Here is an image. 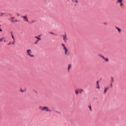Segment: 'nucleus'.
I'll return each instance as SVG.
<instances>
[{"instance_id": "1", "label": "nucleus", "mask_w": 126, "mask_h": 126, "mask_svg": "<svg viewBox=\"0 0 126 126\" xmlns=\"http://www.w3.org/2000/svg\"><path fill=\"white\" fill-rule=\"evenodd\" d=\"M39 108L41 111H45V112H52L53 110L49 109V107L47 106H39Z\"/></svg>"}, {"instance_id": "2", "label": "nucleus", "mask_w": 126, "mask_h": 126, "mask_svg": "<svg viewBox=\"0 0 126 126\" xmlns=\"http://www.w3.org/2000/svg\"><path fill=\"white\" fill-rule=\"evenodd\" d=\"M31 53H32V51H31V50L29 49V50H27V55H28V56H29L31 58H33V57H34V55H31Z\"/></svg>"}, {"instance_id": "3", "label": "nucleus", "mask_w": 126, "mask_h": 126, "mask_svg": "<svg viewBox=\"0 0 126 126\" xmlns=\"http://www.w3.org/2000/svg\"><path fill=\"white\" fill-rule=\"evenodd\" d=\"M63 38L64 42L66 43V40H67V38L66 37V33L64 32V34L63 35Z\"/></svg>"}, {"instance_id": "4", "label": "nucleus", "mask_w": 126, "mask_h": 126, "mask_svg": "<svg viewBox=\"0 0 126 126\" xmlns=\"http://www.w3.org/2000/svg\"><path fill=\"white\" fill-rule=\"evenodd\" d=\"M98 57H100V58H102V59H104L105 62H109V59L108 58H105L103 55L98 54Z\"/></svg>"}, {"instance_id": "5", "label": "nucleus", "mask_w": 126, "mask_h": 126, "mask_svg": "<svg viewBox=\"0 0 126 126\" xmlns=\"http://www.w3.org/2000/svg\"><path fill=\"white\" fill-rule=\"evenodd\" d=\"M64 51L65 55L66 56H69V52H68V49L67 48H65L63 49Z\"/></svg>"}, {"instance_id": "6", "label": "nucleus", "mask_w": 126, "mask_h": 126, "mask_svg": "<svg viewBox=\"0 0 126 126\" xmlns=\"http://www.w3.org/2000/svg\"><path fill=\"white\" fill-rule=\"evenodd\" d=\"M15 20V17H11L10 19H9V21L11 22V23H14Z\"/></svg>"}, {"instance_id": "7", "label": "nucleus", "mask_w": 126, "mask_h": 126, "mask_svg": "<svg viewBox=\"0 0 126 126\" xmlns=\"http://www.w3.org/2000/svg\"><path fill=\"white\" fill-rule=\"evenodd\" d=\"M22 18H24L23 20L24 21H27V22H29V21L28 20V18H27V16H22Z\"/></svg>"}, {"instance_id": "8", "label": "nucleus", "mask_w": 126, "mask_h": 126, "mask_svg": "<svg viewBox=\"0 0 126 126\" xmlns=\"http://www.w3.org/2000/svg\"><path fill=\"white\" fill-rule=\"evenodd\" d=\"M75 93L76 95H77V94L79 93V90H78V89L75 90Z\"/></svg>"}, {"instance_id": "9", "label": "nucleus", "mask_w": 126, "mask_h": 126, "mask_svg": "<svg viewBox=\"0 0 126 126\" xmlns=\"http://www.w3.org/2000/svg\"><path fill=\"white\" fill-rule=\"evenodd\" d=\"M49 34H52V35H55V36H58V34L55 33L53 32H49Z\"/></svg>"}, {"instance_id": "10", "label": "nucleus", "mask_w": 126, "mask_h": 126, "mask_svg": "<svg viewBox=\"0 0 126 126\" xmlns=\"http://www.w3.org/2000/svg\"><path fill=\"white\" fill-rule=\"evenodd\" d=\"M109 89V88H105L104 89V93H106L108 91V90Z\"/></svg>"}, {"instance_id": "11", "label": "nucleus", "mask_w": 126, "mask_h": 126, "mask_svg": "<svg viewBox=\"0 0 126 126\" xmlns=\"http://www.w3.org/2000/svg\"><path fill=\"white\" fill-rule=\"evenodd\" d=\"M111 80H110L111 83H114V78L113 77H111Z\"/></svg>"}, {"instance_id": "12", "label": "nucleus", "mask_w": 126, "mask_h": 126, "mask_svg": "<svg viewBox=\"0 0 126 126\" xmlns=\"http://www.w3.org/2000/svg\"><path fill=\"white\" fill-rule=\"evenodd\" d=\"M116 29L118 30L119 33L121 32V29H120L117 27H116Z\"/></svg>"}, {"instance_id": "13", "label": "nucleus", "mask_w": 126, "mask_h": 126, "mask_svg": "<svg viewBox=\"0 0 126 126\" xmlns=\"http://www.w3.org/2000/svg\"><path fill=\"white\" fill-rule=\"evenodd\" d=\"M62 46L63 47V50H64V49H66V47L65 45H64V44H63V43L62 44Z\"/></svg>"}, {"instance_id": "14", "label": "nucleus", "mask_w": 126, "mask_h": 126, "mask_svg": "<svg viewBox=\"0 0 126 126\" xmlns=\"http://www.w3.org/2000/svg\"><path fill=\"white\" fill-rule=\"evenodd\" d=\"M83 90H82V89H80L79 90V93H80V94H81L82 93V92H83Z\"/></svg>"}, {"instance_id": "15", "label": "nucleus", "mask_w": 126, "mask_h": 126, "mask_svg": "<svg viewBox=\"0 0 126 126\" xmlns=\"http://www.w3.org/2000/svg\"><path fill=\"white\" fill-rule=\"evenodd\" d=\"M70 67H71V64H69L68 68H67V70L68 71L69 70V68H70Z\"/></svg>"}, {"instance_id": "16", "label": "nucleus", "mask_w": 126, "mask_h": 126, "mask_svg": "<svg viewBox=\"0 0 126 126\" xmlns=\"http://www.w3.org/2000/svg\"><path fill=\"white\" fill-rule=\"evenodd\" d=\"M117 2H119V3H122V2H123V0H117Z\"/></svg>"}, {"instance_id": "17", "label": "nucleus", "mask_w": 126, "mask_h": 126, "mask_svg": "<svg viewBox=\"0 0 126 126\" xmlns=\"http://www.w3.org/2000/svg\"><path fill=\"white\" fill-rule=\"evenodd\" d=\"M34 37L36 38V39H37L38 40H41V38H40L37 36H34Z\"/></svg>"}, {"instance_id": "18", "label": "nucleus", "mask_w": 126, "mask_h": 126, "mask_svg": "<svg viewBox=\"0 0 126 126\" xmlns=\"http://www.w3.org/2000/svg\"><path fill=\"white\" fill-rule=\"evenodd\" d=\"M0 17L2 16V15H3L4 14H5V13H1V12H0Z\"/></svg>"}, {"instance_id": "19", "label": "nucleus", "mask_w": 126, "mask_h": 126, "mask_svg": "<svg viewBox=\"0 0 126 126\" xmlns=\"http://www.w3.org/2000/svg\"><path fill=\"white\" fill-rule=\"evenodd\" d=\"M39 42V40H36V41L34 42V44H38V42Z\"/></svg>"}, {"instance_id": "20", "label": "nucleus", "mask_w": 126, "mask_h": 126, "mask_svg": "<svg viewBox=\"0 0 126 126\" xmlns=\"http://www.w3.org/2000/svg\"><path fill=\"white\" fill-rule=\"evenodd\" d=\"M90 111H92V108H91V106H88Z\"/></svg>"}, {"instance_id": "21", "label": "nucleus", "mask_w": 126, "mask_h": 126, "mask_svg": "<svg viewBox=\"0 0 126 126\" xmlns=\"http://www.w3.org/2000/svg\"><path fill=\"white\" fill-rule=\"evenodd\" d=\"M11 37L12 38V39L14 40V36H13V34H12Z\"/></svg>"}, {"instance_id": "22", "label": "nucleus", "mask_w": 126, "mask_h": 126, "mask_svg": "<svg viewBox=\"0 0 126 126\" xmlns=\"http://www.w3.org/2000/svg\"><path fill=\"white\" fill-rule=\"evenodd\" d=\"M96 88H97V89H100V87L99 86H97L96 87Z\"/></svg>"}, {"instance_id": "23", "label": "nucleus", "mask_w": 126, "mask_h": 126, "mask_svg": "<svg viewBox=\"0 0 126 126\" xmlns=\"http://www.w3.org/2000/svg\"><path fill=\"white\" fill-rule=\"evenodd\" d=\"M110 87H113V83H110Z\"/></svg>"}, {"instance_id": "24", "label": "nucleus", "mask_w": 126, "mask_h": 126, "mask_svg": "<svg viewBox=\"0 0 126 126\" xmlns=\"http://www.w3.org/2000/svg\"><path fill=\"white\" fill-rule=\"evenodd\" d=\"M75 2H76V3H78V0H74Z\"/></svg>"}, {"instance_id": "25", "label": "nucleus", "mask_w": 126, "mask_h": 126, "mask_svg": "<svg viewBox=\"0 0 126 126\" xmlns=\"http://www.w3.org/2000/svg\"><path fill=\"white\" fill-rule=\"evenodd\" d=\"M18 21H19L18 20L15 19V22H17Z\"/></svg>"}, {"instance_id": "26", "label": "nucleus", "mask_w": 126, "mask_h": 126, "mask_svg": "<svg viewBox=\"0 0 126 126\" xmlns=\"http://www.w3.org/2000/svg\"><path fill=\"white\" fill-rule=\"evenodd\" d=\"M33 22H35V21L34 20H32V22H31V24H32V23H33Z\"/></svg>"}, {"instance_id": "27", "label": "nucleus", "mask_w": 126, "mask_h": 126, "mask_svg": "<svg viewBox=\"0 0 126 126\" xmlns=\"http://www.w3.org/2000/svg\"><path fill=\"white\" fill-rule=\"evenodd\" d=\"M3 39V38H0V42H1V41H2Z\"/></svg>"}, {"instance_id": "28", "label": "nucleus", "mask_w": 126, "mask_h": 126, "mask_svg": "<svg viewBox=\"0 0 126 126\" xmlns=\"http://www.w3.org/2000/svg\"><path fill=\"white\" fill-rule=\"evenodd\" d=\"M21 92H24V90L21 89Z\"/></svg>"}, {"instance_id": "29", "label": "nucleus", "mask_w": 126, "mask_h": 126, "mask_svg": "<svg viewBox=\"0 0 126 126\" xmlns=\"http://www.w3.org/2000/svg\"><path fill=\"white\" fill-rule=\"evenodd\" d=\"M56 113H57V114H61V113L59 111H56Z\"/></svg>"}, {"instance_id": "30", "label": "nucleus", "mask_w": 126, "mask_h": 126, "mask_svg": "<svg viewBox=\"0 0 126 126\" xmlns=\"http://www.w3.org/2000/svg\"><path fill=\"white\" fill-rule=\"evenodd\" d=\"M103 24H104V25H107V23L104 22V23H103Z\"/></svg>"}, {"instance_id": "31", "label": "nucleus", "mask_w": 126, "mask_h": 126, "mask_svg": "<svg viewBox=\"0 0 126 126\" xmlns=\"http://www.w3.org/2000/svg\"><path fill=\"white\" fill-rule=\"evenodd\" d=\"M11 42H10L9 43H8L7 45H11Z\"/></svg>"}, {"instance_id": "32", "label": "nucleus", "mask_w": 126, "mask_h": 126, "mask_svg": "<svg viewBox=\"0 0 126 126\" xmlns=\"http://www.w3.org/2000/svg\"><path fill=\"white\" fill-rule=\"evenodd\" d=\"M96 84H99V81H96Z\"/></svg>"}, {"instance_id": "33", "label": "nucleus", "mask_w": 126, "mask_h": 126, "mask_svg": "<svg viewBox=\"0 0 126 126\" xmlns=\"http://www.w3.org/2000/svg\"><path fill=\"white\" fill-rule=\"evenodd\" d=\"M17 15L18 16H20V14H18V13L17 14Z\"/></svg>"}, {"instance_id": "34", "label": "nucleus", "mask_w": 126, "mask_h": 126, "mask_svg": "<svg viewBox=\"0 0 126 126\" xmlns=\"http://www.w3.org/2000/svg\"><path fill=\"white\" fill-rule=\"evenodd\" d=\"M12 45H14V41H13V42H12Z\"/></svg>"}, {"instance_id": "35", "label": "nucleus", "mask_w": 126, "mask_h": 126, "mask_svg": "<svg viewBox=\"0 0 126 126\" xmlns=\"http://www.w3.org/2000/svg\"><path fill=\"white\" fill-rule=\"evenodd\" d=\"M72 1L73 2H74V0H72Z\"/></svg>"}, {"instance_id": "36", "label": "nucleus", "mask_w": 126, "mask_h": 126, "mask_svg": "<svg viewBox=\"0 0 126 126\" xmlns=\"http://www.w3.org/2000/svg\"><path fill=\"white\" fill-rule=\"evenodd\" d=\"M10 33H11V35H12V32H11Z\"/></svg>"}, {"instance_id": "37", "label": "nucleus", "mask_w": 126, "mask_h": 126, "mask_svg": "<svg viewBox=\"0 0 126 126\" xmlns=\"http://www.w3.org/2000/svg\"><path fill=\"white\" fill-rule=\"evenodd\" d=\"M97 86H99V84H96Z\"/></svg>"}, {"instance_id": "38", "label": "nucleus", "mask_w": 126, "mask_h": 126, "mask_svg": "<svg viewBox=\"0 0 126 126\" xmlns=\"http://www.w3.org/2000/svg\"><path fill=\"white\" fill-rule=\"evenodd\" d=\"M38 37H40V35H38Z\"/></svg>"}, {"instance_id": "39", "label": "nucleus", "mask_w": 126, "mask_h": 126, "mask_svg": "<svg viewBox=\"0 0 126 126\" xmlns=\"http://www.w3.org/2000/svg\"><path fill=\"white\" fill-rule=\"evenodd\" d=\"M4 42H5V40H4Z\"/></svg>"}]
</instances>
